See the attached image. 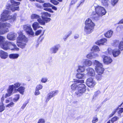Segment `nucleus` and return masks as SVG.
Segmentation results:
<instances>
[{"label": "nucleus", "mask_w": 123, "mask_h": 123, "mask_svg": "<svg viewBox=\"0 0 123 123\" xmlns=\"http://www.w3.org/2000/svg\"><path fill=\"white\" fill-rule=\"evenodd\" d=\"M75 83L72 84L71 86V88L73 90H75L77 87L78 89L74 93V95L76 97H79L82 95V94L86 91V89L85 85L82 83L78 84L79 83L84 82L83 80H75Z\"/></svg>", "instance_id": "obj_1"}, {"label": "nucleus", "mask_w": 123, "mask_h": 123, "mask_svg": "<svg viewBox=\"0 0 123 123\" xmlns=\"http://www.w3.org/2000/svg\"><path fill=\"white\" fill-rule=\"evenodd\" d=\"M18 33L19 36L17 39V44L19 47L24 49L25 47L28 42L27 38L25 35H23L21 31H18Z\"/></svg>", "instance_id": "obj_2"}, {"label": "nucleus", "mask_w": 123, "mask_h": 123, "mask_svg": "<svg viewBox=\"0 0 123 123\" xmlns=\"http://www.w3.org/2000/svg\"><path fill=\"white\" fill-rule=\"evenodd\" d=\"M85 24V26L84 30L85 32L87 34L90 33L93 31L94 27L95 26V24L90 18H89L86 20Z\"/></svg>", "instance_id": "obj_3"}, {"label": "nucleus", "mask_w": 123, "mask_h": 123, "mask_svg": "<svg viewBox=\"0 0 123 123\" xmlns=\"http://www.w3.org/2000/svg\"><path fill=\"white\" fill-rule=\"evenodd\" d=\"M17 14H15L12 16L10 15V12L7 10H5L1 14L0 20L1 21H5L10 19L13 21L16 18Z\"/></svg>", "instance_id": "obj_4"}, {"label": "nucleus", "mask_w": 123, "mask_h": 123, "mask_svg": "<svg viewBox=\"0 0 123 123\" xmlns=\"http://www.w3.org/2000/svg\"><path fill=\"white\" fill-rule=\"evenodd\" d=\"M11 26V25L9 23H0V35L3 34L8 32V28Z\"/></svg>", "instance_id": "obj_5"}, {"label": "nucleus", "mask_w": 123, "mask_h": 123, "mask_svg": "<svg viewBox=\"0 0 123 123\" xmlns=\"http://www.w3.org/2000/svg\"><path fill=\"white\" fill-rule=\"evenodd\" d=\"M23 29L29 37H33L34 36V33L30 25H25L23 26Z\"/></svg>", "instance_id": "obj_6"}, {"label": "nucleus", "mask_w": 123, "mask_h": 123, "mask_svg": "<svg viewBox=\"0 0 123 123\" xmlns=\"http://www.w3.org/2000/svg\"><path fill=\"white\" fill-rule=\"evenodd\" d=\"M95 67L96 70L98 74H102L104 70L103 68L102 64L97 60H95L93 62Z\"/></svg>", "instance_id": "obj_7"}, {"label": "nucleus", "mask_w": 123, "mask_h": 123, "mask_svg": "<svg viewBox=\"0 0 123 123\" xmlns=\"http://www.w3.org/2000/svg\"><path fill=\"white\" fill-rule=\"evenodd\" d=\"M95 12L101 16L105 15L106 12L105 9L102 6L98 5L95 6Z\"/></svg>", "instance_id": "obj_8"}, {"label": "nucleus", "mask_w": 123, "mask_h": 123, "mask_svg": "<svg viewBox=\"0 0 123 123\" xmlns=\"http://www.w3.org/2000/svg\"><path fill=\"white\" fill-rule=\"evenodd\" d=\"M8 45V49L16 51H18L19 49V48L17 47L16 45L13 42H9Z\"/></svg>", "instance_id": "obj_9"}, {"label": "nucleus", "mask_w": 123, "mask_h": 123, "mask_svg": "<svg viewBox=\"0 0 123 123\" xmlns=\"http://www.w3.org/2000/svg\"><path fill=\"white\" fill-rule=\"evenodd\" d=\"M17 34L13 32H9L7 35V39L10 40H14L17 36Z\"/></svg>", "instance_id": "obj_10"}, {"label": "nucleus", "mask_w": 123, "mask_h": 123, "mask_svg": "<svg viewBox=\"0 0 123 123\" xmlns=\"http://www.w3.org/2000/svg\"><path fill=\"white\" fill-rule=\"evenodd\" d=\"M82 63L83 66L85 67H88L91 65L92 62L91 61L87 59H84L83 60Z\"/></svg>", "instance_id": "obj_11"}, {"label": "nucleus", "mask_w": 123, "mask_h": 123, "mask_svg": "<svg viewBox=\"0 0 123 123\" xmlns=\"http://www.w3.org/2000/svg\"><path fill=\"white\" fill-rule=\"evenodd\" d=\"M21 85V83L17 82L14 83L13 85L10 86L9 87L13 91L14 89L16 90V88H19Z\"/></svg>", "instance_id": "obj_12"}, {"label": "nucleus", "mask_w": 123, "mask_h": 123, "mask_svg": "<svg viewBox=\"0 0 123 123\" xmlns=\"http://www.w3.org/2000/svg\"><path fill=\"white\" fill-rule=\"evenodd\" d=\"M87 75L91 77L94 76L95 73L94 69L91 68H88L87 69Z\"/></svg>", "instance_id": "obj_13"}, {"label": "nucleus", "mask_w": 123, "mask_h": 123, "mask_svg": "<svg viewBox=\"0 0 123 123\" xmlns=\"http://www.w3.org/2000/svg\"><path fill=\"white\" fill-rule=\"evenodd\" d=\"M60 47V46L59 45H55L50 48V51L52 53H55L57 52Z\"/></svg>", "instance_id": "obj_14"}, {"label": "nucleus", "mask_w": 123, "mask_h": 123, "mask_svg": "<svg viewBox=\"0 0 123 123\" xmlns=\"http://www.w3.org/2000/svg\"><path fill=\"white\" fill-rule=\"evenodd\" d=\"M101 16L95 12H93L90 16V18L95 20L99 19V17Z\"/></svg>", "instance_id": "obj_15"}, {"label": "nucleus", "mask_w": 123, "mask_h": 123, "mask_svg": "<svg viewBox=\"0 0 123 123\" xmlns=\"http://www.w3.org/2000/svg\"><path fill=\"white\" fill-rule=\"evenodd\" d=\"M112 61V59L110 57L105 56L103 58V62L105 64H108L111 63Z\"/></svg>", "instance_id": "obj_16"}, {"label": "nucleus", "mask_w": 123, "mask_h": 123, "mask_svg": "<svg viewBox=\"0 0 123 123\" xmlns=\"http://www.w3.org/2000/svg\"><path fill=\"white\" fill-rule=\"evenodd\" d=\"M8 56V54L7 53L3 51L0 50V57L1 58L6 59L7 58Z\"/></svg>", "instance_id": "obj_17"}, {"label": "nucleus", "mask_w": 123, "mask_h": 123, "mask_svg": "<svg viewBox=\"0 0 123 123\" xmlns=\"http://www.w3.org/2000/svg\"><path fill=\"white\" fill-rule=\"evenodd\" d=\"M8 42L5 41L2 44H0V47L2 49L5 50L8 49Z\"/></svg>", "instance_id": "obj_18"}, {"label": "nucleus", "mask_w": 123, "mask_h": 123, "mask_svg": "<svg viewBox=\"0 0 123 123\" xmlns=\"http://www.w3.org/2000/svg\"><path fill=\"white\" fill-rule=\"evenodd\" d=\"M107 42V40L105 38H103L101 39L96 42V44L100 45H104Z\"/></svg>", "instance_id": "obj_19"}, {"label": "nucleus", "mask_w": 123, "mask_h": 123, "mask_svg": "<svg viewBox=\"0 0 123 123\" xmlns=\"http://www.w3.org/2000/svg\"><path fill=\"white\" fill-rule=\"evenodd\" d=\"M121 52L118 49H115L113 50L112 54L114 57H116L118 56L120 54Z\"/></svg>", "instance_id": "obj_20"}, {"label": "nucleus", "mask_w": 123, "mask_h": 123, "mask_svg": "<svg viewBox=\"0 0 123 123\" xmlns=\"http://www.w3.org/2000/svg\"><path fill=\"white\" fill-rule=\"evenodd\" d=\"M19 55L17 53H12L10 54L9 56L10 59H17L19 56Z\"/></svg>", "instance_id": "obj_21"}, {"label": "nucleus", "mask_w": 123, "mask_h": 123, "mask_svg": "<svg viewBox=\"0 0 123 123\" xmlns=\"http://www.w3.org/2000/svg\"><path fill=\"white\" fill-rule=\"evenodd\" d=\"M25 88L24 86H21L17 90V91L19 92V93L22 95H23L25 91Z\"/></svg>", "instance_id": "obj_22"}, {"label": "nucleus", "mask_w": 123, "mask_h": 123, "mask_svg": "<svg viewBox=\"0 0 123 123\" xmlns=\"http://www.w3.org/2000/svg\"><path fill=\"white\" fill-rule=\"evenodd\" d=\"M58 92V90L51 92L50 93L48 94V96L50 97L51 98L56 95Z\"/></svg>", "instance_id": "obj_23"}, {"label": "nucleus", "mask_w": 123, "mask_h": 123, "mask_svg": "<svg viewBox=\"0 0 123 123\" xmlns=\"http://www.w3.org/2000/svg\"><path fill=\"white\" fill-rule=\"evenodd\" d=\"M32 27L34 30L36 31L37 29L39 28L40 26H39V24L37 22H35L32 24Z\"/></svg>", "instance_id": "obj_24"}, {"label": "nucleus", "mask_w": 123, "mask_h": 123, "mask_svg": "<svg viewBox=\"0 0 123 123\" xmlns=\"http://www.w3.org/2000/svg\"><path fill=\"white\" fill-rule=\"evenodd\" d=\"M13 91L9 87L7 90L8 93L6 94L5 96V98H6L11 96L13 93Z\"/></svg>", "instance_id": "obj_25"}, {"label": "nucleus", "mask_w": 123, "mask_h": 123, "mask_svg": "<svg viewBox=\"0 0 123 123\" xmlns=\"http://www.w3.org/2000/svg\"><path fill=\"white\" fill-rule=\"evenodd\" d=\"M42 18H47L48 17H50L51 15L47 12H43L42 13Z\"/></svg>", "instance_id": "obj_26"}, {"label": "nucleus", "mask_w": 123, "mask_h": 123, "mask_svg": "<svg viewBox=\"0 0 123 123\" xmlns=\"http://www.w3.org/2000/svg\"><path fill=\"white\" fill-rule=\"evenodd\" d=\"M113 33V31H112L111 30H109L105 34V37L109 38L111 37Z\"/></svg>", "instance_id": "obj_27"}, {"label": "nucleus", "mask_w": 123, "mask_h": 123, "mask_svg": "<svg viewBox=\"0 0 123 123\" xmlns=\"http://www.w3.org/2000/svg\"><path fill=\"white\" fill-rule=\"evenodd\" d=\"M85 67L83 65V66H79L78 69L77 70V72H83L85 71Z\"/></svg>", "instance_id": "obj_28"}, {"label": "nucleus", "mask_w": 123, "mask_h": 123, "mask_svg": "<svg viewBox=\"0 0 123 123\" xmlns=\"http://www.w3.org/2000/svg\"><path fill=\"white\" fill-rule=\"evenodd\" d=\"M86 83L88 86L90 87H93L96 84V82L95 81H93L92 82H86Z\"/></svg>", "instance_id": "obj_29"}, {"label": "nucleus", "mask_w": 123, "mask_h": 123, "mask_svg": "<svg viewBox=\"0 0 123 123\" xmlns=\"http://www.w3.org/2000/svg\"><path fill=\"white\" fill-rule=\"evenodd\" d=\"M91 51L93 52H97L99 51L98 47L97 46H94L92 48Z\"/></svg>", "instance_id": "obj_30"}, {"label": "nucleus", "mask_w": 123, "mask_h": 123, "mask_svg": "<svg viewBox=\"0 0 123 123\" xmlns=\"http://www.w3.org/2000/svg\"><path fill=\"white\" fill-rule=\"evenodd\" d=\"M85 74L81 73H77L76 75V78L79 79H82L84 76Z\"/></svg>", "instance_id": "obj_31"}, {"label": "nucleus", "mask_w": 123, "mask_h": 123, "mask_svg": "<svg viewBox=\"0 0 123 123\" xmlns=\"http://www.w3.org/2000/svg\"><path fill=\"white\" fill-rule=\"evenodd\" d=\"M108 1L109 0H102L101 1V3L103 5L106 6H108Z\"/></svg>", "instance_id": "obj_32"}, {"label": "nucleus", "mask_w": 123, "mask_h": 123, "mask_svg": "<svg viewBox=\"0 0 123 123\" xmlns=\"http://www.w3.org/2000/svg\"><path fill=\"white\" fill-rule=\"evenodd\" d=\"M37 21L39 22V24L41 25H44L45 24V22L43 18H42V19L39 18L38 19H37Z\"/></svg>", "instance_id": "obj_33"}, {"label": "nucleus", "mask_w": 123, "mask_h": 123, "mask_svg": "<svg viewBox=\"0 0 123 123\" xmlns=\"http://www.w3.org/2000/svg\"><path fill=\"white\" fill-rule=\"evenodd\" d=\"M102 74H98L95 76V78L97 80L99 81L102 79Z\"/></svg>", "instance_id": "obj_34"}, {"label": "nucleus", "mask_w": 123, "mask_h": 123, "mask_svg": "<svg viewBox=\"0 0 123 123\" xmlns=\"http://www.w3.org/2000/svg\"><path fill=\"white\" fill-rule=\"evenodd\" d=\"M40 18V17L39 15L35 14H32L31 16V18L33 19L37 18L38 19Z\"/></svg>", "instance_id": "obj_35"}, {"label": "nucleus", "mask_w": 123, "mask_h": 123, "mask_svg": "<svg viewBox=\"0 0 123 123\" xmlns=\"http://www.w3.org/2000/svg\"><path fill=\"white\" fill-rule=\"evenodd\" d=\"M11 2L12 4V5L15 6H17L19 5L20 4L19 2H15L13 0H11Z\"/></svg>", "instance_id": "obj_36"}, {"label": "nucleus", "mask_w": 123, "mask_h": 123, "mask_svg": "<svg viewBox=\"0 0 123 123\" xmlns=\"http://www.w3.org/2000/svg\"><path fill=\"white\" fill-rule=\"evenodd\" d=\"M119 0H111V3L113 6L118 2Z\"/></svg>", "instance_id": "obj_37"}, {"label": "nucleus", "mask_w": 123, "mask_h": 123, "mask_svg": "<svg viewBox=\"0 0 123 123\" xmlns=\"http://www.w3.org/2000/svg\"><path fill=\"white\" fill-rule=\"evenodd\" d=\"M119 43V41L118 40H115L114 42V46L115 47H117L118 46Z\"/></svg>", "instance_id": "obj_38"}, {"label": "nucleus", "mask_w": 123, "mask_h": 123, "mask_svg": "<svg viewBox=\"0 0 123 123\" xmlns=\"http://www.w3.org/2000/svg\"><path fill=\"white\" fill-rule=\"evenodd\" d=\"M48 79L46 77H43L42 78L41 82L42 83H45L48 80Z\"/></svg>", "instance_id": "obj_39"}, {"label": "nucleus", "mask_w": 123, "mask_h": 123, "mask_svg": "<svg viewBox=\"0 0 123 123\" xmlns=\"http://www.w3.org/2000/svg\"><path fill=\"white\" fill-rule=\"evenodd\" d=\"M87 58L89 59H92L93 58V55H92V53H89L86 56Z\"/></svg>", "instance_id": "obj_40"}, {"label": "nucleus", "mask_w": 123, "mask_h": 123, "mask_svg": "<svg viewBox=\"0 0 123 123\" xmlns=\"http://www.w3.org/2000/svg\"><path fill=\"white\" fill-rule=\"evenodd\" d=\"M43 7H50L51 6V5L49 3H45L43 4Z\"/></svg>", "instance_id": "obj_41"}, {"label": "nucleus", "mask_w": 123, "mask_h": 123, "mask_svg": "<svg viewBox=\"0 0 123 123\" xmlns=\"http://www.w3.org/2000/svg\"><path fill=\"white\" fill-rule=\"evenodd\" d=\"M10 10L12 12H14L15 10H19V7L18 6L17 7H13L10 8Z\"/></svg>", "instance_id": "obj_42"}, {"label": "nucleus", "mask_w": 123, "mask_h": 123, "mask_svg": "<svg viewBox=\"0 0 123 123\" xmlns=\"http://www.w3.org/2000/svg\"><path fill=\"white\" fill-rule=\"evenodd\" d=\"M119 119V118L118 117H115L112 118L111 120V122H112L113 123V122L116 121L117 120Z\"/></svg>", "instance_id": "obj_43"}, {"label": "nucleus", "mask_w": 123, "mask_h": 123, "mask_svg": "<svg viewBox=\"0 0 123 123\" xmlns=\"http://www.w3.org/2000/svg\"><path fill=\"white\" fill-rule=\"evenodd\" d=\"M72 34V32L71 31H69L68 32V34L65 35L64 37H63V39L65 41V40L71 34Z\"/></svg>", "instance_id": "obj_44"}, {"label": "nucleus", "mask_w": 123, "mask_h": 123, "mask_svg": "<svg viewBox=\"0 0 123 123\" xmlns=\"http://www.w3.org/2000/svg\"><path fill=\"white\" fill-rule=\"evenodd\" d=\"M44 10L48 11L50 12H51V13H53V11L52 10V9L51 8H48V7H46L44 9Z\"/></svg>", "instance_id": "obj_45"}, {"label": "nucleus", "mask_w": 123, "mask_h": 123, "mask_svg": "<svg viewBox=\"0 0 123 123\" xmlns=\"http://www.w3.org/2000/svg\"><path fill=\"white\" fill-rule=\"evenodd\" d=\"M50 2L56 5L59 3V2L55 0H50Z\"/></svg>", "instance_id": "obj_46"}, {"label": "nucleus", "mask_w": 123, "mask_h": 123, "mask_svg": "<svg viewBox=\"0 0 123 123\" xmlns=\"http://www.w3.org/2000/svg\"><path fill=\"white\" fill-rule=\"evenodd\" d=\"M43 87V86L39 84L37 86L36 89L38 90H40L42 89Z\"/></svg>", "instance_id": "obj_47"}, {"label": "nucleus", "mask_w": 123, "mask_h": 123, "mask_svg": "<svg viewBox=\"0 0 123 123\" xmlns=\"http://www.w3.org/2000/svg\"><path fill=\"white\" fill-rule=\"evenodd\" d=\"M44 19L45 22L47 23L50 21L51 19L50 18H43Z\"/></svg>", "instance_id": "obj_48"}, {"label": "nucleus", "mask_w": 123, "mask_h": 123, "mask_svg": "<svg viewBox=\"0 0 123 123\" xmlns=\"http://www.w3.org/2000/svg\"><path fill=\"white\" fill-rule=\"evenodd\" d=\"M100 93V91H98L94 93V94L93 95L94 97H96Z\"/></svg>", "instance_id": "obj_49"}, {"label": "nucleus", "mask_w": 123, "mask_h": 123, "mask_svg": "<svg viewBox=\"0 0 123 123\" xmlns=\"http://www.w3.org/2000/svg\"><path fill=\"white\" fill-rule=\"evenodd\" d=\"M14 103L12 102H11L10 103L6 105V107H12V106L14 105Z\"/></svg>", "instance_id": "obj_50"}, {"label": "nucleus", "mask_w": 123, "mask_h": 123, "mask_svg": "<svg viewBox=\"0 0 123 123\" xmlns=\"http://www.w3.org/2000/svg\"><path fill=\"white\" fill-rule=\"evenodd\" d=\"M117 110H118V114H120L122 113L123 112V108H120L117 109Z\"/></svg>", "instance_id": "obj_51"}, {"label": "nucleus", "mask_w": 123, "mask_h": 123, "mask_svg": "<svg viewBox=\"0 0 123 123\" xmlns=\"http://www.w3.org/2000/svg\"><path fill=\"white\" fill-rule=\"evenodd\" d=\"M45 120L43 118H41L40 119L37 123H44Z\"/></svg>", "instance_id": "obj_52"}, {"label": "nucleus", "mask_w": 123, "mask_h": 123, "mask_svg": "<svg viewBox=\"0 0 123 123\" xmlns=\"http://www.w3.org/2000/svg\"><path fill=\"white\" fill-rule=\"evenodd\" d=\"M98 121V118L96 117H93L92 120V123H95Z\"/></svg>", "instance_id": "obj_53"}, {"label": "nucleus", "mask_w": 123, "mask_h": 123, "mask_svg": "<svg viewBox=\"0 0 123 123\" xmlns=\"http://www.w3.org/2000/svg\"><path fill=\"white\" fill-rule=\"evenodd\" d=\"M34 93L35 95H37L39 94L40 93V92L39 91V90L36 89V90Z\"/></svg>", "instance_id": "obj_54"}, {"label": "nucleus", "mask_w": 123, "mask_h": 123, "mask_svg": "<svg viewBox=\"0 0 123 123\" xmlns=\"http://www.w3.org/2000/svg\"><path fill=\"white\" fill-rule=\"evenodd\" d=\"M93 81H95L93 80L92 78H89L86 80V82H92Z\"/></svg>", "instance_id": "obj_55"}, {"label": "nucleus", "mask_w": 123, "mask_h": 123, "mask_svg": "<svg viewBox=\"0 0 123 123\" xmlns=\"http://www.w3.org/2000/svg\"><path fill=\"white\" fill-rule=\"evenodd\" d=\"M42 31L41 30H38L37 31L35 32V34L36 35H39L41 32Z\"/></svg>", "instance_id": "obj_56"}, {"label": "nucleus", "mask_w": 123, "mask_h": 123, "mask_svg": "<svg viewBox=\"0 0 123 123\" xmlns=\"http://www.w3.org/2000/svg\"><path fill=\"white\" fill-rule=\"evenodd\" d=\"M112 51L113 50H112L111 48H108V54H112Z\"/></svg>", "instance_id": "obj_57"}, {"label": "nucleus", "mask_w": 123, "mask_h": 123, "mask_svg": "<svg viewBox=\"0 0 123 123\" xmlns=\"http://www.w3.org/2000/svg\"><path fill=\"white\" fill-rule=\"evenodd\" d=\"M92 55H93V58H95L96 57H97L98 56V54L96 53H92Z\"/></svg>", "instance_id": "obj_58"}, {"label": "nucleus", "mask_w": 123, "mask_h": 123, "mask_svg": "<svg viewBox=\"0 0 123 123\" xmlns=\"http://www.w3.org/2000/svg\"><path fill=\"white\" fill-rule=\"evenodd\" d=\"M122 27V26H121L119 27H117L116 30L117 31H119L121 30V28Z\"/></svg>", "instance_id": "obj_59"}, {"label": "nucleus", "mask_w": 123, "mask_h": 123, "mask_svg": "<svg viewBox=\"0 0 123 123\" xmlns=\"http://www.w3.org/2000/svg\"><path fill=\"white\" fill-rule=\"evenodd\" d=\"M51 98L50 97L48 96V95H47V98H46V102H48V101L49 100H50V99Z\"/></svg>", "instance_id": "obj_60"}, {"label": "nucleus", "mask_w": 123, "mask_h": 123, "mask_svg": "<svg viewBox=\"0 0 123 123\" xmlns=\"http://www.w3.org/2000/svg\"><path fill=\"white\" fill-rule=\"evenodd\" d=\"M27 104V103L24 104L21 107V108L23 109H24L26 105Z\"/></svg>", "instance_id": "obj_61"}, {"label": "nucleus", "mask_w": 123, "mask_h": 123, "mask_svg": "<svg viewBox=\"0 0 123 123\" xmlns=\"http://www.w3.org/2000/svg\"><path fill=\"white\" fill-rule=\"evenodd\" d=\"M117 109L115 110L114 111L112 112V113L111 114V116H112L116 112V111Z\"/></svg>", "instance_id": "obj_62"}, {"label": "nucleus", "mask_w": 123, "mask_h": 123, "mask_svg": "<svg viewBox=\"0 0 123 123\" xmlns=\"http://www.w3.org/2000/svg\"><path fill=\"white\" fill-rule=\"evenodd\" d=\"M43 38H42L41 39H40V38H39V39H38V42L37 43H38V44H39L41 42L42 40H43Z\"/></svg>", "instance_id": "obj_63"}, {"label": "nucleus", "mask_w": 123, "mask_h": 123, "mask_svg": "<svg viewBox=\"0 0 123 123\" xmlns=\"http://www.w3.org/2000/svg\"><path fill=\"white\" fill-rule=\"evenodd\" d=\"M35 6L37 7H41V6L38 3H36L35 4Z\"/></svg>", "instance_id": "obj_64"}]
</instances>
